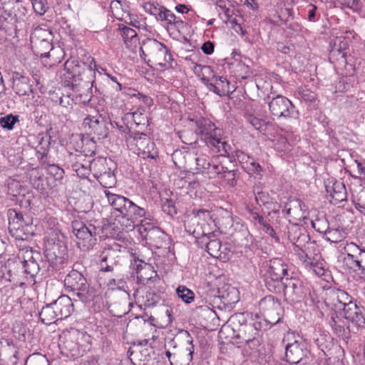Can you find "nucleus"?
<instances>
[{"label":"nucleus","mask_w":365,"mask_h":365,"mask_svg":"<svg viewBox=\"0 0 365 365\" xmlns=\"http://www.w3.org/2000/svg\"><path fill=\"white\" fill-rule=\"evenodd\" d=\"M259 319V315L251 312L235 313L229 319L230 325L222 327L220 331L222 336L231 331L232 341L237 347L248 345L250 349L256 348L259 341V331L266 329V323Z\"/></svg>","instance_id":"f257e3e1"},{"label":"nucleus","mask_w":365,"mask_h":365,"mask_svg":"<svg viewBox=\"0 0 365 365\" xmlns=\"http://www.w3.org/2000/svg\"><path fill=\"white\" fill-rule=\"evenodd\" d=\"M87 62L69 58L64 63V73L61 78L65 86H71L73 91H80V88H88L95 82L96 62L93 58L88 57Z\"/></svg>","instance_id":"f03ea898"},{"label":"nucleus","mask_w":365,"mask_h":365,"mask_svg":"<svg viewBox=\"0 0 365 365\" xmlns=\"http://www.w3.org/2000/svg\"><path fill=\"white\" fill-rule=\"evenodd\" d=\"M195 124V134L212 153L222 156L230 155L232 147L225 140L222 128L217 127L210 119L202 117L197 118Z\"/></svg>","instance_id":"7ed1b4c3"},{"label":"nucleus","mask_w":365,"mask_h":365,"mask_svg":"<svg viewBox=\"0 0 365 365\" xmlns=\"http://www.w3.org/2000/svg\"><path fill=\"white\" fill-rule=\"evenodd\" d=\"M105 195L109 204L118 212L116 217L126 220V227H133L138 221L140 225H148V221L153 220L150 214L144 207L137 205L130 199L108 190H105Z\"/></svg>","instance_id":"20e7f679"},{"label":"nucleus","mask_w":365,"mask_h":365,"mask_svg":"<svg viewBox=\"0 0 365 365\" xmlns=\"http://www.w3.org/2000/svg\"><path fill=\"white\" fill-rule=\"evenodd\" d=\"M44 253L48 266L43 272L51 275L61 269L67 260V246L64 235L53 231L45 242Z\"/></svg>","instance_id":"39448f33"},{"label":"nucleus","mask_w":365,"mask_h":365,"mask_svg":"<svg viewBox=\"0 0 365 365\" xmlns=\"http://www.w3.org/2000/svg\"><path fill=\"white\" fill-rule=\"evenodd\" d=\"M185 337V341L181 346H178L174 340H170L169 344L172 349H166L165 355L170 365H189L193 359L195 345L193 337L187 330L180 332Z\"/></svg>","instance_id":"423d86ee"},{"label":"nucleus","mask_w":365,"mask_h":365,"mask_svg":"<svg viewBox=\"0 0 365 365\" xmlns=\"http://www.w3.org/2000/svg\"><path fill=\"white\" fill-rule=\"evenodd\" d=\"M64 284L73 292V297H77L83 303L91 302L96 296V290L91 287L83 274L76 269H72L66 276Z\"/></svg>","instance_id":"0eeeda50"},{"label":"nucleus","mask_w":365,"mask_h":365,"mask_svg":"<svg viewBox=\"0 0 365 365\" xmlns=\"http://www.w3.org/2000/svg\"><path fill=\"white\" fill-rule=\"evenodd\" d=\"M264 101L268 104L269 111L272 118H293L298 119L299 110L292 102L282 95H268Z\"/></svg>","instance_id":"6e6552de"},{"label":"nucleus","mask_w":365,"mask_h":365,"mask_svg":"<svg viewBox=\"0 0 365 365\" xmlns=\"http://www.w3.org/2000/svg\"><path fill=\"white\" fill-rule=\"evenodd\" d=\"M259 309L260 313L264 317L262 319L259 316L261 321L266 323L265 329L275 325L280 322L284 313V309L280 300L273 295H267L260 299L259 302Z\"/></svg>","instance_id":"1a4fd4ad"},{"label":"nucleus","mask_w":365,"mask_h":365,"mask_svg":"<svg viewBox=\"0 0 365 365\" xmlns=\"http://www.w3.org/2000/svg\"><path fill=\"white\" fill-rule=\"evenodd\" d=\"M145 51L148 54V63H151L161 68L171 66L173 60L168 47L163 43L153 38L145 41Z\"/></svg>","instance_id":"9d476101"},{"label":"nucleus","mask_w":365,"mask_h":365,"mask_svg":"<svg viewBox=\"0 0 365 365\" xmlns=\"http://www.w3.org/2000/svg\"><path fill=\"white\" fill-rule=\"evenodd\" d=\"M71 227L73 232L78 240V244L81 245L84 250H90L96 242L98 228L88 222L81 220L72 221Z\"/></svg>","instance_id":"9b49d317"},{"label":"nucleus","mask_w":365,"mask_h":365,"mask_svg":"<svg viewBox=\"0 0 365 365\" xmlns=\"http://www.w3.org/2000/svg\"><path fill=\"white\" fill-rule=\"evenodd\" d=\"M192 232L194 235H196L197 242L201 245V247L205 246L206 250L210 256L225 262L230 259L228 252L222 251V245L221 241L215 238L213 232L206 233L204 230H202V232H200L194 229Z\"/></svg>","instance_id":"f8f14e48"},{"label":"nucleus","mask_w":365,"mask_h":365,"mask_svg":"<svg viewBox=\"0 0 365 365\" xmlns=\"http://www.w3.org/2000/svg\"><path fill=\"white\" fill-rule=\"evenodd\" d=\"M309 287L297 277H287L285 286L282 291L284 300L289 304L302 302L309 293Z\"/></svg>","instance_id":"ddd939ff"},{"label":"nucleus","mask_w":365,"mask_h":365,"mask_svg":"<svg viewBox=\"0 0 365 365\" xmlns=\"http://www.w3.org/2000/svg\"><path fill=\"white\" fill-rule=\"evenodd\" d=\"M7 217L11 235L18 240H26L27 236L24 237L21 232L24 227H29L33 224V218L29 215H24L21 211L15 208L7 210Z\"/></svg>","instance_id":"4468645a"},{"label":"nucleus","mask_w":365,"mask_h":365,"mask_svg":"<svg viewBox=\"0 0 365 365\" xmlns=\"http://www.w3.org/2000/svg\"><path fill=\"white\" fill-rule=\"evenodd\" d=\"M346 264L354 272L361 271L365 279V250L360 248L354 242L347 243L344 247Z\"/></svg>","instance_id":"2eb2a0df"},{"label":"nucleus","mask_w":365,"mask_h":365,"mask_svg":"<svg viewBox=\"0 0 365 365\" xmlns=\"http://www.w3.org/2000/svg\"><path fill=\"white\" fill-rule=\"evenodd\" d=\"M83 128L89 135L96 136L98 140L104 139L109 134L108 123L101 115H88L83 121Z\"/></svg>","instance_id":"dca6fc26"},{"label":"nucleus","mask_w":365,"mask_h":365,"mask_svg":"<svg viewBox=\"0 0 365 365\" xmlns=\"http://www.w3.org/2000/svg\"><path fill=\"white\" fill-rule=\"evenodd\" d=\"M139 232L142 237L152 247L160 249L168 245V235L159 227H155L153 223L140 225Z\"/></svg>","instance_id":"f3484780"},{"label":"nucleus","mask_w":365,"mask_h":365,"mask_svg":"<svg viewBox=\"0 0 365 365\" xmlns=\"http://www.w3.org/2000/svg\"><path fill=\"white\" fill-rule=\"evenodd\" d=\"M133 145L138 150V155L143 159L156 160L158 151L155 144L145 133L138 132L133 140Z\"/></svg>","instance_id":"a211bd4d"},{"label":"nucleus","mask_w":365,"mask_h":365,"mask_svg":"<svg viewBox=\"0 0 365 365\" xmlns=\"http://www.w3.org/2000/svg\"><path fill=\"white\" fill-rule=\"evenodd\" d=\"M310 354L306 344L302 341L295 340L293 343H288L285 347V361L291 364H298L300 362L307 364V359Z\"/></svg>","instance_id":"6ab92c4d"},{"label":"nucleus","mask_w":365,"mask_h":365,"mask_svg":"<svg viewBox=\"0 0 365 365\" xmlns=\"http://www.w3.org/2000/svg\"><path fill=\"white\" fill-rule=\"evenodd\" d=\"M22 354L12 340H0V365H16Z\"/></svg>","instance_id":"aec40b11"},{"label":"nucleus","mask_w":365,"mask_h":365,"mask_svg":"<svg viewBox=\"0 0 365 365\" xmlns=\"http://www.w3.org/2000/svg\"><path fill=\"white\" fill-rule=\"evenodd\" d=\"M288 237L293 242L294 252L297 250L314 248V241H311L310 237L305 228L297 225L292 226L288 232Z\"/></svg>","instance_id":"412c9836"},{"label":"nucleus","mask_w":365,"mask_h":365,"mask_svg":"<svg viewBox=\"0 0 365 365\" xmlns=\"http://www.w3.org/2000/svg\"><path fill=\"white\" fill-rule=\"evenodd\" d=\"M41 257L38 252H34L31 249L26 250L25 252L24 259L23 261L24 272L26 274L31 277L36 276L42 269V275L48 276L46 272H43L46 269L41 268L37 259Z\"/></svg>","instance_id":"4be33fe9"},{"label":"nucleus","mask_w":365,"mask_h":365,"mask_svg":"<svg viewBox=\"0 0 365 365\" xmlns=\"http://www.w3.org/2000/svg\"><path fill=\"white\" fill-rule=\"evenodd\" d=\"M344 318L358 327L365 328V314L362 307L356 302L349 304L342 308Z\"/></svg>","instance_id":"5701e85b"},{"label":"nucleus","mask_w":365,"mask_h":365,"mask_svg":"<svg viewBox=\"0 0 365 365\" xmlns=\"http://www.w3.org/2000/svg\"><path fill=\"white\" fill-rule=\"evenodd\" d=\"M331 185H326V191L327 198L332 204H338L346 200V190L344 184L341 182L334 180L331 181L329 183Z\"/></svg>","instance_id":"b1692460"},{"label":"nucleus","mask_w":365,"mask_h":365,"mask_svg":"<svg viewBox=\"0 0 365 365\" xmlns=\"http://www.w3.org/2000/svg\"><path fill=\"white\" fill-rule=\"evenodd\" d=\"M313 249L297 250L294 253L307 269L312 270L317 275L321 276L324 274V269H319V271L317 270L316 267L318 268V262L317 259L311 252Z\"/></svg>","instance_id":"393cba45"},{"label":"nucleus","mask_w":365,"mask_h":365,"mask_svg":"<svg viewBox=\"0 0 365 365\" xmlns=\"http://www.w3.org/2000/svg\"><path fill=\"white\" fill-rule=\"evenodd\" d=\"M59 319L68 317L73 312V303L67 295H61L53 302Z\"/></svg>","instance_id":"a878e982"},{"label":"nucleus","mask_w":365,"mask_h":365,"mask_svg":"<svg viewBox=\"0 0 365 365\" xmlns=\"http://www.w3.org/2000/svg\"><path fill=\"white\" fill-rule=\"evenodd\" d=\"M265 272L269 273L272 276H279L282 278L289 277V265L282 258L279 257L272 258L269 261Z\"/></svg>","instance_id":"bb28decb"},{"label":"nucleus","mask_w":365,"mask_h":365,"mask_svg":"<svg viewBox=\"0 0 365 365\" xmlns=\"http://www.w3.org/2000/svg\"><path fill=\"white\" fill-rule=\"evenodd\" d=\"M36 31H38V30L36 29ZM39 31L43 33L42 36L45 38L38 39L35 43L37 54L40 55L41 57H48L51 51L53 48L51 43L52 33L46 30L43 31L42 29H39Z\"/></svg>","instance_id":"cd10ccee"},{"label":"nucleus","mask_w":365,"mask_h":365,"mask_svg":"<svg viewBox=\"0 0 365 365\" xmlns=\"http://www.w3.org/2000/svg\"><path fill=\"white\" fill-rule=\"evenodd\" d=\"M279 276H272L271 274L265 272L263 275V279L266 288L275 294H281L285 286V279Z\"/></svg>","instance_id":"c85d7f7f"},{"label":"nucleus","mask_w":365,"mask_h":365,"mask_svg":"<svg viewBox=\"0 0 365 365\" xmlns=\"http://www.w3.org/2000/svg\"><path fill=\"white\" fill-rule=\"evenodd\" d=\"M114 250L104 249L99 255V269L101 272H113L116 264Z\"/></svg>","instance_id":"c756f323"},{"label":"nucleus","mask_w":365,"mask_h":365,"mask_svg":"<svg viewBox=\"0 0 365 365\" xmlns=\"http://www.w3.org/2000/svg\"><path fill=\"white\" fill-rule=\"evenodd\" d=\"M129 115H132L135 128H138V130H134L135 132L145 133L149 126V118L145 114L144 108L140 106L137 110L126 114L127 116Z\"/></svg>","instance_id":"7c9ffc66"},{"label":"nucleus","mask_w":365,"mask_h":365,"mask_svg":"<svg viewBox=\"0 0 365 365\" xmlns=\"http://www.w3.org/2000/svg\"><path fill=\"white\" fill-rule=\"evenodd\" d=\"M12 88L19 96L29 95V93L31 91L29 78L23 76L14 78Z\"/></svg>","instance_id":"2f4dec72"},{"label":"nucleus","mask_w":365,"mask_h":365,"mask_svg":"<svg viewBox=\"0 0 365 365\" xmlns=\"http://www.w3.org/2000/svg\"><path fill=\"white\" fill-rule=\"evenodd\" d=\"M39 318L45 324H51L56 320L59 319L53 302L42 307L39 312Z\"/></svg>","instance_id":"473e14b6"},{"label":"nucleus","mask_w":365,"mask_h":365,"mask_svg":"<svg viewBox=\"0 0 365 365\" xmlns=\"http://www.w3.org/2000/svg\"><path fill=\"white\" fill-rule=\"evenodd\" d=\"M332 297L334 306L339 309L354 302L348 293L342 289L333 290Z\"/></svg>","instance_id":"72a5a7b5"},{"label":"nucleus","mask_w":365,"mask_h":365,"mask_svg":"<svg viewBox=\"0 0 365 365\" xmlns=\"http://www.w3.org/2000/svg\"><path fill=\"white\" fill-rule=\"evenodd\" d=\"M99 183L104 187H113L116 184V178L110 168L108 171L105 170L98 175H95Z\"/></svg>","instance_id":"f704fd0d"},{"label":"nucleus","mask_w":365,"mask_h":365,"mask_svg":"<svg viewBox=\"0 0 365 365\" xmlns=\"http://www.w3.org/2000/svg\"><path fill=\"white\" fill-rule=\"evenodd\" d=\"M238 170H228L227 168L224 167V170L222 171L219 179L223 180V181L230 187H235L237 185V179L239 178Z\"/></svg>","instance_id":"c9c22d12"},{"label":"nucleus","mask_w":365,"mask_h":365,"mask_svg":"<svg viewBox=\"0 0 365 365\" xmlns=\"http://www.w3.org/2000/svg\"><path fill=\"white\" fill-rule=\"evenodd\" d=\"M329 324L339 337L342 339L349 337V330L344 327V322L338 317L336 318L332 317L329 321Z\"/></svg>","instance_id":"e433bc0d"},{"label":"nucleus","mask_w":365,"mask_h":365,"mask_svg":"<svg viewBox=\"0 0 365 365\" xmlns=\"http://www.w3.org/2000/svg\"><path fill=\"white\" fill-rule=\"evenodd\" d=\"M118 29L121 32V36L126 45L135 43L138 41V34L135 30L124 24H119Z\"/></svg>","instance_id":"4c0bfd02"},{"label":"nucleus","mask_w":365,"mask_h":365,"mask_svg":"<svg viewBox=\"0 0 365 365\" xmlns=\"http://www.w3.org/2000/svg\"><path fill=\"white\" fill-rule=\"evenodd\" d=\"M114 123L116 125V128L118 130V131L122 134H124V138L127 145L128 146H133V140L137 135V133H138V132L132 130V129H133V128H129L127 125L120 124L118 122L115 121Z\"/></svg>","instance_id":"58836bf2"},{"label":"nucleus","mask_w":365,"mask_h":365,"mask_svg":"<svg viewBox=\"0 0 365 365\" xmlns=\"http://www.w3.org/2000/svg\"><path fill=\"white\" fill-rule=\"evenodd\" d=\"M193 217L192 220L200 223L202 221L204 223L209 224L210 222H213L212 215L210 211L206 209H194L192 210Z\"/></svg>","instance_id":"ea45409f"},{"label":"nucleus","mask_w":365,"mask_h":365,"mask_svg":"<svg viewBox=\"0 0 365 365\" xmlns=\"http://www.w3.org/2000/svg\"><path fill=\"white\" fill-rule=\"evenodd\" d=\"M92 88L93 86L91 85L88 89L86 87L80 88V91H75L76 93V100L84 106L88 105L93 97Z\"/></svg>","instance_id":"a19ab883"},{"label":"nucleus","mask_w":365,"mask_h":365,"mask_svg":"<svg viewBox=\"0 0 365 365\" xmlns=\"http://www.w3.org/2000/svg\"><path fill=\"white\" fill-rule=\"evenodd\" d=\"M176 294L178 297L186 304H190L195 299V293L184 285L178 287Z\"/></svg>","instance_id":"79ce46f5"},{"label":"nucleus","mask_w":365,"mask_h":365,"mask_svg":"<svg viewBox=\"0 0 365 365\" xmlns=\"http://www.w3.org/2000/svg\"><path fill=\"white\" fill-rule=\"evenodd\" d=\"M312 227L318 232L324 235H331L334 231L329 227V222L326 218H318L312 222Z\"/></svg>","instance_id":"37998d69"},{"label":"nucleus","mask_w":365,"mask_h":365,"mask_svg":"<svg viewBox=\"0 0 365 365\" xmlns=\"http://www.w3.org/2000/svg\"><path fill=\"white\" fill-rule=\"evenodd\" d=\"M19 122V116L9 113L0 118V125L2 128L11 130L14 129L16 123Z\"/></svg>","instance_id":"c03bdc74"},{"label":"nucleus","mask_w":365,"mask_h":365,"mask_svg":"<svg viewBox=\"0 0 365 365\" xmlns=\"http://www.w3.org/2000/svg\"><path fill=\"white\" fill-rule=\"evenodd\" d=\"M297 98L307 103H312L317 100V94L306 87H300L295 93Z\"/></svg>","instance_id":"a18cd8bd"},{"label":"nucleus","mask_w":365,"mask_h":365,"mask_svg":"<svg viewBox=\"0 0 365 365\" xmlns=\"http://www.w3.org/2000/svg\"><path fill=\"white\" fill-rule=\"evenodd\" d=\"M47 173L53 177L56 181H61L64 176V170L56 164H46L44 166Z\"/></svg>","instance_id":"49530a36"},{"label":"nucleus","mask_w":365,"mask_h":365,"mask_svg":"<svg viewBox=\"0 0 365 365\" xmlns=\"http://www.w3.org/2000/svg\"><path fill=\"white\" fill-rule=\"evenodd\" d=\"M224 167L221 163H215L212 161L209 167L207 168V170L205 175L207 176L210 179H219L220 175H222V171L224 170Z\"/></svg>","instance_id":"de8ad7c7"},{"label":"nucleus","mask_w":365,"mask_h":365,"mask_svg":"<svg viewBox=\"0 0 365 365\" xmlns=\"http://www.w3.org/2000/svg\"><path fill=\"white\" fill-rule=\"evenodd\" d=\"M221 297L227 304H235L239 300L238 291L232 287H228L227 292H223Z\"/></svg>","instance_id":"09e8293b"},{"label":"nucleus","mask_w":365,"mask_h":365,"mask_svg":"<svg viewBox=\"0 0 365 365\" xmlns=\"http://www.w3.org/2000/svg\"><path fill=\"white\" fill-rule=\"evenodd\" d=\"M202 81L206 85L207 88L213 93L219 95L220 96H224L226 93V88L225 85L220 86L218 82L215 81V83L209 82L207 78H202Z\"/></svg>","instance_id":"8fccbe9b"},{"label":"nucleus","mask_w":365,"mask_h":365,"mask_svg":"<svg viewBox=\"0 0 365 365\" xmlns=\"http://www.w3.org/2000/svg\"><path fill=\"white\" fill-rule=\"evenodd\" d=\"M346 43L341 38H336L334 41V45L331 49V53L332 55L341 54L342 57H344V50L346 48Z\"/></svg>","instance_id":"3c124183"},{"label":"nucleus","mask_w":365,"mask_h":365,"mask_svg":"<svg viewBox=\"0 0 365 365\" xmlns=\"http://www.w3.org/2000/svg\"><path fill=\"white\" fill-rule=\"evenodd\" d=\"M162 210L165 213L171 217L177 214V208L172 199H165L162 204Z\"/></svg>","instance_id":"603ef678"},{"label":"nucleus","mask_w":365,"mask_h":365,"mask_svg":"<svg viewBox=\"0 0 365 365\" xmlns=\"http://www.w3.org/2000/svg\"><path fill=\"white\" fill-rule=\"evenodd\" d=\"M31 1L33 5L34 10L37 14L42 16L46 12L48 7L47 6V3L44 0Z\"/></svg>","instance_id":"864d4df0"},{"label":"nucleus","mask_w":365,"mask_h":365,"mask_svg":"<svg viewBox=\"0 0 365 365\" xmlns=\"http://www.w3.org/2000/svg\"><path fill=\"white\" fill-rule=\"evenodd\" d=\"M271 197L268 192L257 191L255 194V200L259 206L267 205L270 202Z\"/></svg>","instance_id":"5fc2aeb1"},{"label":"nucleus","mask_w":365,"mask_h":365,"mask_svg":"<svg viewBox=\"0 0 365 365\" xmlns=\"http://www.w3.org/2000/svg\"><path fill=\"white\" fill-rule=\"evenodd\" d=\"M247 121L250 123L256 130L262 131V128L264 125V120L255 117L252 114L246 116Z\"/></svg>","instance_id":"6e6d98bb"},{"label":"nucleus","mask_w":365,"mask_h":365,"mask_svg":"<svg viewBox=\"0 0 365 365\" xmlns=\"http://www.w3.org/2000/svg\"><path fill=\"white\" fill-rule=\"evenodd\" d=\"M317 6L310 4L307 6V19L311 22H316L319 20L320 14L317 13Z\"/></svg>","instance_id":"4d7b16f0"},{"label":"nucleus","mask_w":365,"mask_h":365,"mask_svg":"<svg viewBox=\"0 0 365 365\" xmlns=\"http://www.w3.org/2000/svg\"><path fill=\"white\" fill-rule=\"evenodd\" d=\"M286 12L287 14H288V19L284 21V24L287 26V28L293 30L294 31H299L301 30V25L299 24H298L297 22H295V21H293V22H290L289 24V18H291V19L292 20L293 19V11L292 9H286Z\"/></svg>","instance_id":"13d9d810"},{"label":"nucleus","mask_w":365,"mask_h":365,"mask_svg":"<svg viewBox=\"0 0 365 365\" xmlns=\"http://www.w3.org/2000/svg\"><path fill=\"white\" fill-rule=\"evenodd\" d=\"M161 6L154 1H148L143 4V9L145 12L155 16Z\"/></svg>","instance_id":"bf43d9fd"},{"label":"nucleus","mask_w":365,"mask_h":365,"mask_svg":"<svg viewBox=\"0 0 365 365\" xmlns=\"http://www.w3.org/2000/svg\"><path fill=\"white\" fill-rule=\"evenodd\" d=\"M137 99L142 102L146 108H150L153 104V99L143 93H137Z\"/></svg>","instance_id":"052dcab7"},{"label":"nucleus","mask_w":365,"mask_h":365,"mask_svg":"<svg viewBox=\"0 0 365 365\" xmlns=\"http://www.w3.org/2000/svg\"><path fill=\"white\" fill-rule=\"evenodd\" d=\"M74 101L73 98H71L70 95L63 96L59 99V103L62 107L71 108Z\"/></svg>","instance_id":"680f3d73"},{"label":"nucleus","mask_w":365,"mask_h":365,"mask_svg":"<svg viewBox=\"0 0 365 365\" xmlns=\"http://www.w3.org/2000/svg\"><path fill=\"white\" fill-rule=\"evenodd\" d=\"M247 168L249 172L255 174H259L262 170L261 165L253 160L247 164Z\"/></svg>","instance_id":"e2e57ef3"},{"label":"nucleus","mask_w":365,"mask_h":365,"mask_svg":"<svg viewBox=\"0 0 365 365\" xmlns=\"http://www.w3.org/2000/svg\"><path fill=\"white\" fill-rule=\"evenodd\" d=\"M48 150L46 148L41 147V150H38L36 152V157L39 160L41 165L44 167L46 164V161L45 160V158L47 156Z\"/></svg>","instance_id":"0e129e2a"},{"label":"nucleus","mask_w":365,"mask_h":365,"mask_svg":"<svg viewBox=\"0 0 365 365\" xmlns=\"http://www.w3.org/2000/svg\"><path fill=\"white\" fill-rule=\"evenodd\" d=\"M214 48H215L214 43H212L210 41L205 42L201 46V49H202V52L206 55L212 54L214 51Z\"/></svg>","instance_id":"69168bd1"},{"label":"nucleus","mask_w":365,"mask_h":365,"mask_svg":"<svg viewBox=\"0 0 365 365\" xmlns=\"http://www.w3.org/2000/svg\"><path fill=\"white\" fill-rule=\"evenodd\" d=\"M168 11V9L163 6H161L156 14L155 15V19L158 20V21H166V13Z\"/></svg>","instance_id":"338daca9"},{"label":"nucleus","mask_w":365,"mask_h":365,"mask_svg":"<svg viewBox=\"0 0 365 365\" xmlns=\"http://www.w3.org/2000/svg\"><path fill=\"white\" fill-rule=\"evenodd\" d=\"M168 11V9L163 6H161L156 14L155 15V19L158 20V21H166V13Z\"/></svg>","instance_id":"774afa93"}]
</instances>
